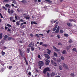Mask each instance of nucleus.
I'll return each mask as SVG.
<instances>
[{"instance_id":"nucleus-1","label":"nucleus","mask_w":77,"mask_h":77,"mask_svg":"<svg viewBox=\"0 0 77 77\" xmlns=\"http://www.w3.org/2000/svg\"><path fill=\"white\" fill-rule=\"evenodd\" d=\"M51 71L49 67H47L44 69L43 72L45 74H46L47 71Z\"/></svg>"},{"instance_id":"nucleus-2","label":"nucleus","mask_w":77,"mask_h":77,"mask_svg":"<svg viewBox=\"0 0 77 77\" xmlns=\"http://www.w3.org/2000/svg\"><path fill=\"white\" fill-rule=\"evenodd\" d=\"M44 65V62L42 61H39L38 62V66H43Z\"/></svg>"},{"instance_id":"nucleus-3","label":"nucleus","mask_w":77,"mask_h":77,"mask_svg":"<svg viewBox=\"0 0 77 77\" xmlns=\"http://www.w3.org/2000/svg\"><path fill=\"white\" fill-rule=\"evenodd\" d=\"M8 13L9 14H13V13L14 12V11L12 9L10 11V9L8 8Z\"/></svg>"},{"instance_id":"nucleus-4","label":"nucleus","mask_w":77,"mask_h":77,"mask_svg":"<svg viewBox=\"0 0 77 77\" xmlns=\"http://www.w3.org/2000/svg\"><path fill=\"white\" fill-rule=\"evenodd\" d=\"M51 63L52 64V65H54L55 66H57V64H56V63L53 61V60H51Z\"/></svg>"},{"instance_id":"nucleus-5","label":"nucleus","mask_w":77,"mask_h":77,"mask_svg":"<svg viewBox=\"0 0 77 77\" xmlns=\"http://www.w3.org/2000/svg\"><path fill=\"white\" fill-rule=\"evenodd\" d=\"M29 47H33L35 46V44L33 42H31L29 45Z\"/></svg>"},{"instance_id":"nucleus-6","label":"nucleus","mask_w":77,"mask_h":77,"mask_svg":"<svg viewBox=\"0 0 77 77\" xmlns=\"http://www.w3.org/2000/svg\"><path fill=\"white\" fill-rule=\"evenodd\" d=\"M63 66L64 68H66V69L68 68V65L64 63L63 64Z\"/></svg>"},{"instance_id":"nucleus-7","label":"nucleus","mask_w":77,"mask_h":77,"mask_svg":"<svg viewBox=\"0 0 77 77\" xmlns=\"http://www.w3.org/2000/svg\"><path fill=\"white\" fill-rule=\"evenodd\" d=\"M60 29V27L59 26H58L57 29L55 31V33H59V29Z\"/></svg>"},{"instance_id":"nucleus-8","label":"nucleus","mask_w":77,"mask_h":77,"mask_svg":"<svg viewBox=\"0 0 77 77\" xmlns=\"http://www.w3.org/2000/svg\"><path fill=\"white\" fill-rule=\"evenodd\" d=\"M45 64L46 65H48L50 63V60H45Z\"/></svg>"},{"instance_id":"nucleus-9","label":"nucleus","mask_w":77,"mask_h":77,"mask_svg":"<svg viewBox=\"0 0 77 77\" xmlns=\"http://www.w3.org/2000/svg\"><path fill=\"white\" fill-rule=\"evenodd\" d=\"M44 56L46 57L47 59H49V58H50V56H49L48 54H44Z\"/></svg>"},{"instance_id":"nucleus-10","label":"nucleus","mask_w":77,"mask_h":77,"mask_svg":"<svg viewBox=\"0 0 77 77\" xmlns=\"http://www.w3.org/2000/svg\"><path fill=\"white\" fill-rule=\"evenodd\" d=\"M69 21L70 22H72V21H73V22H74L75 23H76V21L75 20H73L72 19H69Z\"/></svg>"},{"instance_id":"nucleus-11","label":"nucleus","mask_w":77,"mask_h":77,"mask_svg":"<svg viewBox=\"0 0 77 77\" xmlns=\"http://www.w3.org/2000/svg\"><path fill=\"white\" fill-rule=\"evenodd\" d=\"M67 25L68 26H69V27H71L72 26V24L69 23H67Z\"/></svg>"},{"instance_id":"nucleus-12","label":"nucleus","mask_w":77,"mask_h":77,"mask_svg":"<svg viewBox=\"0 0 77 77\" xmlns=\"http://www.w3.org/2000/svg\"><path fill=\"white\" fill-rule=\"evenodd\" d=\"M47 50H48V52H47L48 54H50L51 53V50H49V49H47Z\"/></svg>"},{"instance_id":"nucleus-13","label":"nucleus","mask_w":77,"mask_h":77,"mask_svg":"<svg viewBox=\"0 0 77 77\" xmlns=\"http://www.w3.org/2000/svg\"><path fill=\"white\" fill-rule=\"evenodd\" d=\"M5 6H6V7H9V8H11V5L9 4H6L5 5Z\"/></svg>"},{"instance_id":"nucleus-14","label":"nucleus","mask_w":77,"mask_h":77,"mask_svg":"<svg viewBox=\"0 0 77 77\" xmlns=\"http://www.w3.org/2000/svg\"><path fill=\"white\" fill-rule=\"evenodd\" d=\"M8 38V36L7 35H6L4 36V40H6V38Z\"/></svg>"},{"instance_id":"nucleus-15","label":"nucleus","mask_w":77,"mask_h":77,"mask_svg":"<svg viewBox=\"0 0 77 77\" xmlns=\"http://www.w3.org/2000/svg\"><path fill=\"white\" fill-rule=\"evenodd\" d=\"M62 53L63 54H66V50H63V51Z\"/></svg>"},{"instance_id":"nucleus-16","label":"nucleus","mask_w":77,"mask_h":77,"mask_svg":"<svg viewBox=\"0 0 77 77\" xmlns=\"http://www.w3.org/2000/svg\"><path fill=\"white\" fill-rule=\"evenodd\" d=\"M19 52L20 53V54L21 56L23 57V52H22V51L21 50L19 51Z\"/></svg>"},{"instance_id":"nucleus-17","label":"nucleus","mask_w":77,"mask_h":77,"mask_svg":"<svg viewBox=\"0 0 77 77\" xmlns=\"http://www.w3.org/2000/svg\"><path fill=\"white\" fill-rule=\"evenodd\" d=\"M21 2L22 3H27V2H26V1L25 0H23L22 1H21Z\"/></svg>"},{"instance_id":"nucleus-18","label":"nucleus","mask_w":77,"mask_h":77,"mask_svg":"<svg viewBox=\"0 0 77 77\" xmlns=\"http://www.w3.org/2000/svg\"><path fill=\"white\" fill-rule=\"evenodd\" d=\"M12 37H9L8 38V41H11V40H12Z\"/></svg>"},{"instance_id":"nucleus-19","label":"nucleus","mask_w":77,"mask_h":77,"mask_svg":"<svg viewBox=\"0 0 77 77\" xmlns=\"http://www.w3.org/2000/svg\"><path fill=\"white\" fill-rule=\"evenodd\" d=\"M13 3L14 4H17V2L15 0H12Z\"/></svg>"},{"instance_id":"nucleus-20","label":"nucleus","mask_w":77,"mask_h":77,"mask_svg":"<svg viewBox=\"0 0 77 77\" xmlns=\"http://www.w3.org/2000/svg\"><path fill=\"white\" fill-rule=\"evenodd\" d=\"M68 42L69 43H72V40L71 39H69L68 41Z\"/></svg>"},{"instance_id":"nucleus-21","label":"nucleus","mask_w":77,"mask_h":77,"mask_svg":"<svg viewBox=\"0 0 77 77\" xmlns=\"http://www.w3.org/2000/svg\"><path fill=\"white\" fill-rule=\"evenodd\" d=\"M60 33H63V30L62 29H61L60 30Z\"/></svg>"},{"instance_id":"nucleus-22","label":"nucleus","mask_w":77,"mask_h":77,"mask_svg":"<svg viewBox=\"0 0 77 77\" xmlns=\"http://www.w3.org/2000/svg\"><path fill=\"white\" fill-rule=\"evenodd\" d=\"M10 20L11 21H12V20H14V18H13V17H10Z\"/></svg>"},{"instance_id":"nucleus-23","label":"nucleus","mask_w":77,"mask_h":77,"mask_svg":"<svg viewBox=\"0 0 77 77\" xmlns=\"http://www.w3.org/2000/svg\"><path fill=\"white\" fill-rule=\"evenodd\" d=\"M54 54L55 57H57V54L56 52H54Z\"/></svg>"},{"instance_id":"nucleus-24","label":"nucleus","mask_w":77,"mask_h":77,"mask_svg":"<svg viewBox=\"0 0 77 77\" xmlns=\"http://www.w3.org/2000/svg\"><path fill=\"white\" fill-rule=\"evenodd\" d=\"M56 28H57V26H55L54 28L53 29V32H54V31H55V30H56Z\"/></svg>"},{"instance_id":"nucleus-25","label":"nucleus","mask_w":77,"mask_h":77,"mask_svg":"<svg viewBox=\"0 0 77 77\" xmlns=\"http://www.w3.org/2000/svg\"><path fill=\"white\" fill-rule=\"evenodd\" d=\"M25 18L26 20H29L30 19V17L28 16L25 17Z\"/></svg>"},{"instance_id":"nucleus-26","label":"nucleus","mask_w":77,"mask_h":77,"mask_svg":"<svg viewBox=\"0 0 77 77\" xmlns=\"http://www.w3.org/2000/svg\"><path fill=\"white\" fill-rule=\"evenodd\" d=\"M59 68L60 70H62V67L61 66H59Z\"/></svg>"},{"instance_id":"nucleus-27","label":"nucleus","mask_w":77,"mask_h":77,"mask_svg":"<svg viewBox=\"0 0 77 77\" xmlns=\"http://www.w3.org/2000/svg\"><path fill=\"white\" fill-rule=\"evenodd\" d=\"M54 75H55V73H54V72H52L51 75V76L53 77Z\"/></svg>"},{"instance_id":"nucleus-28","label":"nucleus","mask_w":77,"mask_h":77,"mask_svg":"<svg viewBox=\"0 0 77 77\" xmlns=\"http://www.w3.org/2000/svg\"><path fill=\"white\" fill-rule=\"evenodd\" d=\"M2 39V33H0V39Z\"/></svg>"},{"instance_id":"nucleus-29","label":"nucleus","mask_w":77,"mask_h":77,"mask_svg":"<svg viewBox=\"0 0 77 77\" xmlns=\"http://www.w3.org/2000/svg\"><path fill=\"white\" fill-rule=\"evenodd\" d=\"M60 58L62 60H64L65 59V58L63 56H62L60 57Z\"/></svg>"},{"instance_id":"nucleus-30","label":"nucleus","mask_w":77,"mask_h":77,"mask_svg":"<svg viewBox=\"0 0 77 77\" xmlns=\"http://www.w3.org/2000/svg\"><path fill=\"white\" fill-rule=\"evenodd\" d=\"M9 0H4V1H3V2H4V3H6L7 2H8Z\"/></svg>"},{"instance_id":"nucleus-31","label":"nucleus","mask_w":77,"mask_h":77,"mask_svg":"<svg viewBox=\"0 0 77 77\" xmlns=\"http://www.w3.org/2000/svg\"><path fill=\"white\" fill-rule=\"evenodd\" d=\"M7 26L8 27H12V26L9 24H7Z\"/></svg>"},{"instance_id":"nucleus-32","label":"nucleus","mask_w":77,"mask_h":77,"mask_svg":"<svg viewBox=\"0 0 77 77\" xmlns=\"http://www.w3.org/2000/svg\"><path fill=\"white\" fill-rule=\"evenodd\" d=\"M46 1H47V2H48L49 3H51V1L50 0H46Z\"/></svg>"},{"instance_id":"nucleus-33","label":"nucleus","mask_w":77,"mask_h":77,"mask_svg":"<svg viewBox=\"0 0 77 77\" xmlns=\"http://www.w3.org/2000/svg\"><path fill=\"white\" fill-rule=\"evenodd\" d=\"M31 49L32 51H34V50H35V48L33 47H31Z\"/></svg>"},{"instance_id":"nucleus-34","label":"nucleus","mask_w":77,"mask_h":77,"mask_svg":"<svg viewBox=\"0 0 77 77\" xmlns=\"http://www.w3.org/2000/svg\"><path fill=\"white\" fill-rule=\"evenodd\" d=\"M71 47V46L69 45L67 47V50H68L69 48H70Z\"/></svg>"},{"instance_id":"nucleus-35","label":"nucleus","mask_w":77,"mask_h":77,"mask_svg":"<svg viewBox=\"0 0 77 77\" xmlns=\"http://www.w3.org/2000/svg\"><path fill=\"white\" fill-rule=\"evenodd\" d=\"M2 56H4L5 54V52H3V51H2Z\"/></svg>"},{"instance_id":"nucleus-36","label":"nucleus","mask_w":77,"mask_h":77,"mask_svg":"<svg viewBox=\"0 0 77 77\" xmlns=\"http://www.w3.org/2000/svg\"><path fill=\"white\" fill-rule=\"evenodd\" d=\"M55 50L56 51H60V50L57 49V48L55 49Z\"/></svg>"},{"instance_id":"nucleus-37","label":"nucleus","mask_w":77,"mask_h":77,"mask_svg":"<svg viewBox=\"0 0 77 77\" xmlns=\"http://www.w3.org/2000/svg\"><path fill=\"white\" fill-rule=\"evenodd\" d=\"M24 27H25V26L24 25H23L22 26H20V28H21V29H23V28H24Z\"/></svg>"},{"instance_id":"nucleus-38","label":"nucleus","mask_w":77,"mask_h":77,"mask_svg":"<svg viewBox=\"0 0 77 77\" xmlns=\"http://www.w3.org/2000/svg\"><path fill=\"white\" fill-rule=\"evenodd\" d=\"M76 48H74L72 49V50L74 51H76Z\"/></svg>"},{"instance_id":"nucleus-39","label":"nucleus","mask_w":77,"mask_h":77,"mask_svg":"<svg viewBox=\"0 0 77 77\" xmlns=\"http://www.w3.org/2000/svg\"><path fill=\"white\" fill-rule=\"evenodd\" d=\"M47 75L48 76V77H50V74L48 72L47 73Z\"/></svg>"},{"instance_id":"nucleus-40","label":"nucleus","mask_w":77,"mask_h":77,"mask_svg":"<svg viewBox=\"0 0 77 77\" xmlns=\"http://www.w3.org/2000/svg\"><path fill=\"white\" fill-rule=\"evenodd\" d=\"M2 8L3 9H5V11H7V10L8 9L6 8V7H5L3 6Z\"/></svg>"},{"instance_id":"nucleus-41","label":"nucleus","mask_w":77,"mask_h":77,"mask_svg":"<svg viewBox=\"0 0 77 77\" xmlns=\"http://www.w3.org/2000/svg\"><path fill=\"white\" fill-rule=\"evenodd\" d=\"M42 45L44 47H47V45H46V44H43Z\"/></svg>"},{"instance_id":"nucleus-42","label":"nucleus","mask_w":77,"mask_h":77,"mask_svg":"<svg viewBox=\"0 0 77 77\" xmlns=\"http://www.w3.org/2000/svg\"><path fill=\"white\" fill-rule=\"evenodd\" d=\"M64 36H66V37H68V34H64Z\"/></svg>"},{"instance_id":"nucleus-43","label":"nucleus","mask_w":77,"mask_h":77,"mask_svg":"<svg viewBox=\"0 0 77 77\" xmlns=\"http://www.w3.org/2000/svg\"><path fill=\"white\" fill-rule=\"evenodd\" d=\"M16 24H17V25H19L20 24V23H19V22L18 21L16 22Z\"/></svg>"},{"instance_id":"nucleus-44","label":"nucleus","mask_w":77,"mask_h":77,"mask_svg":"<svg viewBox=\"0 0 77 77\" xmlns=\"http://www.w3.org/2000/svg\"><path fill=\"white\" fill-rule=\"evenodd\" d=\"M27 51H28V53H29L30 51V48H27Z\"/></svg>"},{"instance_id":"nucleus-45","label":"nucleus","mask_w":77,"mask_h":77,"mask_svg":"<svg viewBox=\"0 0 77 77\" xmlns=\"http://www.w3.org/2000/svg\"><path fill=\"white\" fill-rule=\"evenodd\" d=\"M71 76H72V77H74V74L73 73H71Z\"/></svg>"},{"instance_id":"nucleus-46","label":"nucleus","mask_w":77,"mask_h":77,"mask_svg":"<svg viewBox=\"0 0 77 77\" xmlns=\"http://www.w3.org/2000/svg\"><path fill=\"white\" fill-rule=\"evenodd\" d=\"M0 15L1 16V18H3V16H2V14L0 13Z\"/></svg>"},{"instance_id":"nucleus-47","label":"nucleus","mask_w":77,"mask_h":77,"mask_svg":"<svg viewBox=\"0 0 77 77\" xmlns=\"http://www.w3.org/2000/svg\"><path fill=\"white\" fill-rule=\"evenodd\" d=\"M28 74L29 75H32L31 72H29L28 73Z\"/></svg>"},{"instance_id":"nucleus-48","label":"nucleus","mask_w":77,"mask_h":77,"mask_svg":"<svg viewBox=\"0 0 77 77\" xmlns=\"http://www.w3.org/2000/svg\"><path fill=\"white\" fill-rule=\"evenodd\" d=\"M38 58H39V59H41V58L40 57V55H39V54H38Z\"/></svg>"},{"instance_id":"nucleus-49","label":"nucleus","mask_w":77,"mask_h":77,"mask_svg":"<svg viewBox=\"0 0 77 77\" xmlns=\"http://www.w3.org/2000/svg\"><path fill=\"white\" fill-rule=\"evenodd\" d=\"M53 48L54 50H55L57 48L56 47H55V46H53Z\"/></svg>"},{"instance_id":"nucleus-50","label":"nucleus","mask_w":77,"mask_h":77,"mask_svg":"<svg viewBox=\"0 0 77 77\" xmlns=\"http://www.w3.org/2000/svg\"><path fill=\"white\" fill-rule=\"evenodd\" d=\"M9 28V27H7V26H5V30H7L8 29V28Z\"/></svg>"},{"instance_id":"nucleus-51","label":"nucleus","mask_w":77,"mask_h":77,"mask_svg":"<svg viewBox=\"0 0 77 77\" xmlns=\"http://www.w3.org/2000/svg\"><path fill=\"white\" fill-rule=\"evenodd\" d=\"M35 3H37L38 2V0H33Z\"/></svg>"},{"instance_id":"nucleus-52","label":"nucleus","mask_w":77,"mask_h":77,"mask_svg":"<svg viewBox=\"0 0 77 77\" xmlns=\"http://www.w3.org/2000/svg\"><path fill=\"white\" fill-rule=\"evenodd\" d=\"M58 45H62V44L60 43V42H59L58 43Z\"/></svg>"},{"instance_id":"nucleus-53","label":"nucleus","mask_w":77,"mask_h":77,"mask_svg":"<svg viewBox=\"0 0 77 77\" xmlns=\"http://www.w3.org/2000/svg\"><path fill=\"white\" fill-rule=\"evenodd\" d=\"M33 23L34 24H37V23H36L35 21L33 22Z\"/></svg>"},{"instance_id":"nucleus-54","label":"nucleus","mask_w":77,"mask_h":77,"mask_svg":"<svg viewBox=\"0 0 77 77\" xmlns=\"http://www.w3.org/2000/svg\"><path fill=\"white\" fill-rule=\"evenodd\" d=\"M57 37L58 38H60V35H57Z\"/></svg>"},{"instance_id":"nucleus-55","label":"nucleus","mask_w":77,"mask_h":77,"mask_svg":"<svg viewBox=\"0 0 77 77\" xmlns=\"http://www.w3.org/2000/svg\"><path fill=\"white\" fill-rule=\"evenodd\" d=\"M36 35L37 36V37H38V38H39V35H38V34H36Z\"/></svg>"},{"instance_id":"nucleus-56","label":"nucleus","mask_w":77,"mask_h":77,"mask_svg":"<svg viewBox=\"0 0 77 77\" xmlns=\"http://www.w3.org/2000/svg\"><path fill=\"white\" fill-rule=\"evenodd\" d=\"M11 6H12V7H14L15 6H14V4H11Z\"/></svg>"},{"instance_id":"nucleus-57","label":"nucleus","mask_w":77,"mask_h":77,"mask_svg":"<svg viewBox=\"0 0 77 77\" xmlns=\"http://www.w3.org/2000/svg\"><path fill=\"white\" fill-rule=\"evenodd\" d=\"M26 63V65H28V63L27 62V61H25Z\"/></svg>"},{"instance_id":"nucleus-58","label":"nucleus","mask_w":77,"mask_h":77,"mask_svg":"<svg viewBox=\"0 0 77 77\" xmlns=\"http://www.w3.org/2000/svg\"><path fill=\"white\" fill-rule=\"evenodd\" d=\"M12 67V66H9V69H11V68Z\"/></svg>"},{"instance_id":"nucleus-59","label":"nucleus","mask_w":77,"mask_h":77,"mask_svg":"<svg viewBox=\"0 0 77 77\" xmlns=\"http://www.w3.org/2000/svg\"><path fill=\"white\" fill-rule=\"evenodd\" d=\"M42 44H43V43H42V42H41L40 43V45H42Z\"/></svg>"},{"instance_id":"nucleus-60","label":"nucleus","mask_w":77,"mask_h":77,"mask_svg":"<svg viewBox=\"0 0 77 77\" xmlns=\"http://www.w3.org/2000/svg\"><path fill=\"white\" fill-rule=\"evenodd\" d=\"M8 32H10L11 31V29L9 28H8Z\"/></svg>"},{"instance_id":"nucleus-61","label":"nucleus","mask_w":77,"mask_h":77,"mask_svg":"<svg viewBox=\"0 0 77 77\" xmlns=\"http://www.w3.org/2000/svg\"><path fill=\"white\" fill-rule=\"evenodd\" d=\"M19 42H20V43L21 44H22V43H23V42L21 41H20Z\"/></svg>"},{"instance_id":"nucleus-62","label":"nucleus","mask_w":77,"mask_h":77,"mask_svg":"<svg viewBox=\"0 0 77 77\" xmlns=\"http://www.w3.org/2000/svg\"><path fill=\"white\" fill-rule=\"evenodd\" d=\"M4 49H6V48H7V47H6L5 46H4Z\"/></svg>"},{"instance_id":"nucleus-63","label":"nucleus","mask_w":77,"mask_h":77,"mask_svg":"<svg viewBox=\"0 0 77 77\" xmlns=\"http://www.w3.org/2000/svg\"><path fill=\"white\" fill-rule=\"evenodd\" d=\"M4 42H3V41H2L1 42V43L2 44H3V43H4Z\"/></svg>"},{"instance_id":"nucleus-64","label":"nucleus","mask_w":77,"mask_h":77,"mask_svg":"<svg viewBox=\"0 0 77 77\" xmlns=\"http://www.w3.org/2000/svg\"><path fill=\"white\" fill-rule=\"evenodd\" d=\"M30 36H31V37H33V34H30Z\"/></svg>"}]
</instances>
